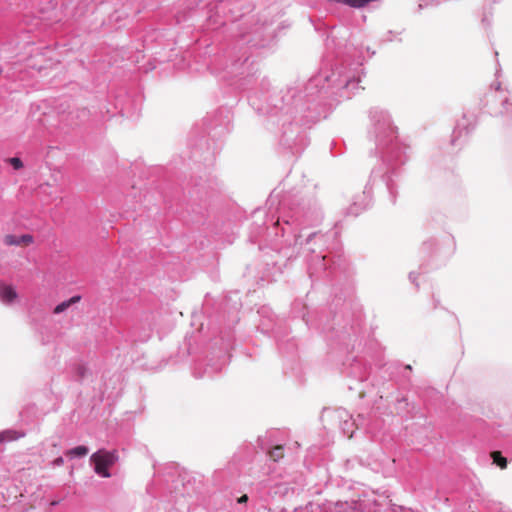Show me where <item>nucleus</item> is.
Segmentation results:
<instances>
[{"mask_svg": "<svg viewBox=\"0 0 512 512\" xmlns=\"http://www.w3.org/2000/svg\"><path fill=\"white\" fill-rule=\"evenodd\" d=\"M491 457L493 462L498 465L501 469H505L507 467V459L502 456L501 452L493 451L491 453Z\"/></svg>", "mask_w": 512, "mask_h": 512, "instance_id": "7", "label": "nucleus"}, {"mask_svg": "<svg viewBox=\"0 0 512 512\" xmlns=\"http://www.w3.org/2000/svg\"><path fill=\"white\" fill-rule=\"evenodd\" d=\"M24 436L25 434L23 432H19L16 430H5L0 432V444L4 442L15 441Z\"/></svg>", "mask_w": 512, "mask_h": 512, "instance_id": "4", "label": "nucleus"}, {"mask_svg": "<svg viewBox=\"0 0 512 512\" xmlns=\"http://www.w3.org/2000/svg\"><path fill=\"white\" fill-rule=\"evenodd\" d=\"M90 460L94 464V470L98 475L109 478L111 474L108 469L116 463L118 454L116 451L101 449L92 454Z\"/></svg>", "mask_w": 512, "mask_h": 512, "instance_id": "1", "label": "nucleus"}, {"mask_svg": "<svg viewBox=\"0 0 512 512\" xmlns=\"http://www.w3.org/2000/svg\"><path fill=\"white\" fill-rule=\"evenodd\" d=\"M247 501H248V496L246 494H244L238 498V503H246Z\"/></svg>", "mask_w": 512, "mask_h": 512, "instance_id": "10", "label": "nucleus"}, {"mask_svg": "<svg viewBox=\"0 0 512 512\" xmlns=\"http://www.w3.org/2000/svg\"><path fill=\"white\" fill-rule=\"evenodd\" d=\"M18 297L16 290L11 285H2L0 287V298L5 303H12Z\"/></svg>", "mask_w": 512, "mask_h": 512, "instance_id": "3", "label": "nucleus"}, {"mask_svg": "<svg viewBox=\"0 0 512 512\" xmlns=\"http://www.w3.org/2000/svg\"><path fill=\"white\" fill-rule=\"evenodd\" d=\"M4 243L8 246H28L33 243V236L25 234L18 237L9 234L4 237Z\"/></svg>", "mask_w": 512, "mask_h": 512, "instance_id": "2", "label": "nucleus"}, {"mask_svg": "<svg viewBox=\"0 0 512 512\" xmlns=\"http://www.w3.org/2000/svg\"><path fill=\"white\" fill-rule=\"evenodd\" d=\"M87 454H88V448L86 446H82V445L77 446L67 452V455L78 456V457L85 456Z\"/></svg>", "mask_w": 512, "mask_h": 512, "instance_id": "8", "label": "nucleus"}, {"mask_svg": "<svg viewBox=\"0 0 512 512\" xmlns=\"http://www.w3.org/2000/svg\"><path fill=\"white\" fill-rule=\"evenodd\" d=\"M55 463H56L57 465H60V464H62V463H63V459H62L61 457H59V458H57V459L55 460Z\"/></svg>", "mask_w": 512, "mask_h": 512, "instance_id": "11", "label": "nucleus"}, {"mask_svg": "<svg viewBox=\"0 0 512 512\" xmlns=\"http://www.w3.org/2000/svg\"><path fill=\"white\" fill-rule=\"evenodd\" d=\"M9 163L12 165V167L16 170L21 169L23 167V162L18 157H12L8 159Z\"/></svg>", "mask_w": 512, "mask_h": 512, "instance_id": "9", "label": "nucleus"}, {"mask_svg": "<svg viewBox=\"0 0 512 512\" xmlns=\"http://www.w3.org/2000/svg\"><path fill=\"white\" fill-rule=\"evenodd\" d=\"M81 300V297L79 295L73 296L70 299L61 302L54 308L55 314H60L67 310L71 305L78 303Z\"/></svg>", "mask_w": 512, "mask_h": 512, "instance_id": "5", "label": "nucleus"}, {"mask_svg": "<svg viewBox=\"0 0 512 512\" xmlns=\"http://www.w3.org/2000/svg\"><path fill=\"white\" fill-rule=\"evenodd\" d=\"M268 454L273 461L278 462L284 458V448L282 445H276L268 452Z\"/></svg>", "mask_w": 512, "mask_h": 512, "instance_id": "6", "label": "nucleus"}]
</instances>
